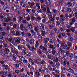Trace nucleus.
<instances>
[{
    "mask_svg": "<svg viewBox=\"0 0 77 77\" xmlns=\"http://www.w3.org/2000/svg\"><path fill=\"white\" fill-rule=\"evenodd\" d=\"M17 6L19 8H21L22 7H26V5L23 3V2H22L21 1H18L17 2Z\"/></svg>",
    "mask_w": 77,
    "mask_h": 77,
    "instance_id": "f257e3e1",
    "label": "nucleus"
},
{
    "mask_svg": "<svg viewBox=\"0 0 77 77\" xmlns=\"http://www.w3.org/2000/svg\"><path fill=\"white\" fill-rule=\"evenodd\" d=\"M12 9L14 12H20V10L18 9H17V5H13L12 6Z\"/></svg>",
    "mask_w": 77,
    "mask_h": 77,
    "instance_id": "f03ea898",
    "label": "nucleus"
},
{
    "mask_svg": "<svg viewBox=\"0 0 77 77\" xmlns=\"http://www.w3.org/2000/svg\"><path fill=\"white\" fill-rule=\"evenodd\" d=\"M70 52L69 51H67L66 52V55L63 54V58H66V59H68V56L70 54Z\"/></svg>",
    "mask_w": 77,
    "mask_h": 77,
    "instance_id": "7ed1b4c3",
    "label": "nucleus"
},
{
    "mask_svg": "<svg viewBox=\"0 0 77 77\" xmlns=\"http://www.w3.org/2000/svg\"><path fill=\"white\" fill-rule=\"evenodd\" d=\"M67 71L71 73H74V70L70 68L69 66H68V67L67 68Z\"/></svg>",
    "mask_w": 77,
    "mask_h": 77,
    "instance_id": "20e7f679",
    "label": "nucleus"
},
{
    "mask_svg": "<svg viewBox=\"0 0 77 77\" xmlns=\"http://www.w3.org/2000/svg\"><path fill=\"white\" fill-rule=\"evenodd\" d=\"M74 4L71 3V2H69L67 3V6L68 7H70V8H72L74 6Z\"/></svg>",
    "mask_w": 77,
    "mask_h": 77,
    "instance_id": "39448f33",
    "label": "nucleus"
},
{
    "mask_svg": "<svg viewBox=\"0 0 77 77\" xmlns=\"http://www.w3.org/2000/svg\"><path fill=\"white\" fill-rule=\"evenodd\" d=\"M49 42L48 43V45H52V44H53L54 40L51 39H50Z\"/></svg>",
    "mask_w": 77,
    "mask_h": 77,
    "instance_id": "423d86ee",
    "label": "nucleus"
},
{
    "mask_svg": "<svg viewBox=\"0 0 77 77\" xmlns=\"http://www.w3.org/2000/svg\"><path fill=\"white\" fill-rule=\"evenodd\" d=\"M35 63H37L38 65H39L40 64V62H41V59L40 58H39L36 60H35Z\"/></svg>",
    "mask_w": 77,
    "mask_h": 77,
    "instance_id": "0eeeda50",
    "label": "nucleus"
},
{
    "mask_svg": "<svg viewBox=\"0 0 77 77\" xmlns=\"http://www.w3.org/2000/svg\"><path fill=\"white\" fill-rule=\"evenodd\" d=\"M4 51H5V53L6 54H8V53H9V52H10L9 49H8V48H5Z\"/></svg>",
    "mask_w": 77,
    "mask_h": 77,
    "instance_id": "6e6552de",
    "label": "nucleus"
},
{
    "mask_svg": "<svg viewBox=\"0 0 77 77\" xmlns=\"http://www.w3.org/2000/svg\"><path fill=\"white\" fill-rule=\"evenodd\" d=\"M41 69H42V73H44L45 72V66H42Z\"/></svg>",
    "mask_w": 77,
    "mask_h": 77,
    "instance_id": "1a4fd4ad",
    "label": "nucleus"
},
{
    "mask_svg": "<svg viewBox=\"0 0 77 77\" xmlns=\"http://www.w3.org/2000/svg\"><path fill=\"white\" fill-rule=\"evenodd\" d=\"M29 48L31 51H34V50L35 51H36V48H35L33 46L31 47H30Z\"/></svg>",
    "mask_w": 77,
    "mask_h": 77,
    "instance_id": "9d476101",
    "label": "nucleus"
},
{
    "mask_svg": "<svg viewBox=\"0 0 77 77\" xmlns=\"http://www.w3.org/2000/svg\"><path fill=\"white\" fill-rule=\"evenodd\" d=\"M77 65L76 64H74L73 65H71V68H72L73 69H77Z\"/></svg>",
    "mask_w": 77,
    "mask_h": 77,
    "instance_id": "9b49d317",
    "label": "nucleus"
},
{
    "mask_svg": "<svg viewBox=\"0 0 77 77\" xmlns=\"http://www.w3.org/2000/svg\"><path fill=\"white\" fill-rule=\"evenodd\" d=\"M16 39L17 40L15 41V43H20V40H20V37H17Z\"/></svg>",
    "mask_w": 77,
    "mask_h": 77,
    "instance_id": "f8f14e48",
    "label": "nucleus"
},
{
    "mask_svg": "<svg viewBox=\"0 0 77 77\" xmlns=\"http://www.w3.org/2000/svg\"><path fill=\"white\" fill-rule=\"evenodd\" d=\"M63 31V28H60L59 29L58 31V33L60 34H62V32Z\"/></svg>",
    "mask_w": 77,
    "mask_h": 77,
    "instance_id": "ddd939ff",
    "label": "nucleus"
},
{
    "mask_svg": "<svg viewBox=\"0 0 77 77\" xmlns=\"http://www.w3.org/2000/svg\"><path fill=\"white\" fill-rule=\"evenodd\" d=\"M48 46H49L50 48H51L52 50H54L55 49V48L54 47V45H48Z\"/></svg>",
    "mask_w": 77,
    "mask_h": 77,
    "instance_id": "4468645a",
    "label": "nucleus"
},
{
    "mask_svg": "<svg viewBox=\"0 0 77 77\" xmlns=\"http://www.w3.org/2000/svg\"><path fill=\"white\" fill-rule=\"evenodd\" d=\"M17 63L20 66H23V65H24V64H23V63L21 61H18Z\"/></svg>",
    "mask_w": 77,
    "mask_h": 77,
    "instance_id": "2eb2a0df",
    "label": "nucleus"
},
{
    "mask_svg": "<svg viewBox=\"0 0 77 77\" xmlns=\"http://www.w3.org/2000/svg\"><path fill=\"white\" fill-rule=\"evenodd\" d=\"M68 66H66V68H65V67L62 66L61 67V70L62 71H63V70H65V69H66V71H67V68Z\"/></svg>",
    "mask_w": 77,
    "mask_h": 77,
    "instance_id": "dca6fc26",
    "label": "nucleus"
},
{
    "mask_svg": "<svg viewBox=\"0 0 77 77\" xmlns=\"http://www.w3.org/2000/svg\"><path fill=\"white\" fill-rule=\"evenodd\" d=\"M0 3L2 6H4L5 3V1H3V0H1L0 1Z\"/></svg>",
    "mask_w": 77,
    "mask_h": 77,
    "instance_id": "f3484780",
    "label": "nucleus"
},
{
    "mask_svg": "<svg viewBox=\"0 0 77 77\" xmlns=\"http://www.w3.org/2000/svg\"><path fill=\"white\" fill-rule=\"evenodd\" d=\"M29 17V15L27 14H25V16L24 17V18H27V20H30V18Z\"/></svg>",
    "mask_w": 77,
    "mask_h": 77,
    "instance_id": "a211bd4d",
    "label": "nucleus"
},
{
    "mask_svg": "<svg viewBox=\"0 0 77 77\" xmlns=\"http://www.w3.org/2000/svg\"><path fill=\"white\" fill-rule=\"evenodd\" d=\"M14 28H12L11 29V33L13 35H15V32L14 31Z\"/></svg>",
    "mask_w": 77,
    "mask_h": 77,
    "instance_id": "6ab92c4d",
    "label": "nucleus"
},
{
    "mask_svg": "<svg viewBox=\"0 0 77 77\" xmlns=\"http://www.w3.org/2000/svg\"><path fill=\"white\" fill-rule=\"evenodd\" d=\"M67 12H71L72 11V9L71 8H67Z\"/></svg>",
    "mask_w": 77,
    "mask_h": 77,
    "instance_id": "aec40b11",
    "label": "nucleus"
},
{
    "mask_svg": "<svg viewBox=\"0 0 77 77\" xmlns=\"http://www.w3.org/2000/svg\"><path fill=\"white\" fill-rule=\"evenodd\" d=\"M34 41L35 40H34L33 38H32L29 41V43H30L31 44H33L34 42Z\"/></svg>",
    "mask_w": 77,
    "mask_h": 77,
    "instance_id": "412c9836",
    "label": "nucleus"
},
{
    "mask_svg": "<svg viewBox=\"0 0 77 77\" xmlns=\"http://www.w3.org/2000/svg\"><path fill=\"white\" fill-rule=\"evenodd\" d=\"M68 41H71V42H72L74 41V38L72 37H69L68 38Z\"/></svg>",
    "mask_w": 77,
    "mask_h": 77,
    "instance_id": "4be33fe9",
    "label": "nucleus"
},
{
    "mask_svg": "<svg viewBox=\"0 0 77 77\" xmlns=\"http://www.w3.org/2000/svg\"><path fill=\"white\" fill-rule=\"evenodd\" d=\"M20 44H24V41L23 39H20Z\"/></svg>",
    "mask_w": 77,
    "mask_h": 77,
    "instance_id": "5701e85b",
    "label": "nucleus"
},
{
    "mask_svg": "<svg viewBox=\"0 0 77 77\" xmlns=\"http://www.w3.org/2000/svg\"><path fill=\"white\" fill-rule=\"evenodd\" d=\"M34 30L37 33H39V31L38 30V27H35Z\"/></svg>",
    "mask_w": 77,
    "mask_h": 77,
    "instance_id": "b1692460",
    "label": "nucleus"
},
{
    "mask_svg": "<svg viewBox=\"0 0 77 77\" xmlns=\"http://www.w3.org/2000/svg\"><path fill=\"white\" fill-rule=\"evenodd\" d=\"M31 33H32V36H34V35H35V32H34V31L33 30H31Z\"/></svg>",
    "mask_w": 77,
    "mask_h": 77,
    "instance_id": "393cba45",
    "label": "nucleus"
},
{
    "mask_svg": "<svg viewBox=\"0 0 77 77\" xmlns=\"http://www.w3.org/2000/svg\"><path fill=\"white\" fill-rule=\"evenodd\" d=\"M16 59H17V57H16V56L15 55L13 57L12 60H14V61L16 62V61H17Z\"/></svg>",
    "mask_w": 77,
    "mask_h": 77,
    "instance_id": "a878e982",
    "label": "nucleus"
},
{
    "mask_svg": "<svg viewBox=\"0 0 77 77\" xmlns=\"http://www.w3.org/2000/svg\"><path fill=\"white\" fill-rule=\"evenodd\" d=\"M0 63H1V64H2V66H3V67L5 66V62H4V61H1L0 62Z\"/></svg>",
    "mask_w": 77,
    "mask_h": 77,
    "instance_id": "bb28decb",
    "label": "nucleus"
},
{
    "mask_svg": "<svg viewBox=\"0 0 77 77\" xmlns=\"http://www.w3.org/2000/svg\"><path fill=\"white\" fill-rule=\"evenodd\" d=\"M49 40H50V39H49V38H46L45 41V44H47V42H48V41H49Z\"/></svg>",
    "mask_w": 77,
    "mask_h": 77,
    "instance_id": "cd10ccee",
    "label": "nucleus"
},
{
    "mask_svg": "<svg viewBox=\"0 0 77 77\" xmlns=\"http://www.w3.org/2000/svg\"><path fill=\"white\" fill-rule=\"evenodd\" d=\"M10 56L11 57L13 56V57L14 56H15V54H14V52L13 51L11 52L10 53Z\"/></svg>",
    "mask_w": 77,
    "mask_h": 77,
    "instance_id": "c85d7f7f",
    "label": "nucleus"
},
{
    "mask_svg": "<svg viewBox=\"0 0 77 77\" xmlns=\"http://www.w3.org/2000/svg\"><path fill=\"white\" fill-rule=\"evenodd\" d=\"M41 32H42V33H41L42 35L43 36H45V31H41Z\"/></svg>",
    "mask_w": 77,
    "mask_h": 77,
    "instance_id": "c756f323",
    "label": "nucleus"
},
{
    "mask_svg": "<svg viewBox=\"0 0 77 77\" xmlns=\"http://www.w3.org/2000/svg\"><path fill=\"white\" fill-rule=\"evenodd\" d=\"M63 63L64 65H63L65 67H66V66H67V65H66V63H67L66 61H64Z\"/></svg>",
    "mask_w": 77,
    "mask_h": 77,
    "instance_id": "7c9ffc66",
    "label": "nucleus"
},
{
    "mask_svg": "<svg viewBox=\"0 0 77 77\" xmlns=\"http://www.w3.org/2000/svg\"><path fill=\"white\" fill-rule=\"evenodd\" d=\"M7 8H8V7L5 5H4L2 8V9L3 10V11H5V10H6Z\"/></svg>",
    "mask_w": 77,
    "mask_h": 77,
    "instance_id": "2f4dec72",
    "label": "nucleus"
},
{
    "mask_svg": "<svg viewBox=\"0 0 77 77\" xmlns=\"http://www.w3.org/2000/svg\"><path fill=\"white\" fill-rule=\"evenodd\" d=\"M36 44L35 45V48H36L38 46V45H39V43H38V41H36L35 42Z\"/></svg>",
    "mask_w": 77,
    "mask_h": 77,
    "instance_id": "473e14b6",
    "label": "nucleus"
},
{
    "mask_svg": "<svg viewBox=\"0 0 77 77\" xmlns=\"http://www.w3.org/2000/svg\"><path fill=\"white\" fill-rule=\"evenodd\" d=\"M49 27L50 29H52L54 27V26H53V25H49Z\"/></svg>",
    "mask_w": 77,
    "mask_h": 77,
    "instance_id": "72a5a7b5",
    "label": "nucleus"
},
{
    "mask_svg": "<svg viewBox=\"0 0 77 77\" xmlns=\"http://www.w3.org/2000/svg\"><path fill=\"white\" fill-rule=\"evenodd\" d=\"M35 74L36 75H37V76H40V74L39 73V72H35Z\"/></svg>",
    "mask_w": 77,
    "mask_h": 77,
    "instance_id": "f704fd0d",
    "label": "nucleus"
},
{
    "mask_svg": "<svg viewBox=\"0 0 77 77\" xmlns=\"http://www.w3.org/2000/svg\"><path fill=\"white\" fill-rule=\"evenodd\" d=\"M28 27L29 28V29H32V28H33V27L32 26V25L30 24H28Z\"/></svg>",
    "mask_w": 77,
    "mask_h": 77,
    "instance_id": "c9c22d12",
    "label": "nucleus"
},
{
    "mask_svg": "<svg viewBox=\"0 0 77 77\" xmlns=\"http://www.w3.org/2000/svg\"><path fill=\"white\" fill-rule=\"evenodd\" d=\"M5 52V50L4 49H0V53H4Z\"/></svg>",
    "mask_w": 77,
    "mask_h": 77,
    "instance_id": "e433bc0d",
    "label": "nucleus"
},
{
    "mask_svg": "<svg viewBox=\"0 0 77 77\" xmlns=\"http://www.w3.org/2000/svg\"><path fill=\"white\" fill-rule=\"evenodd\" d=\"M16 36H20L21 35V34H20L19 32L17 31L16 32Z\"/></svg>",
    "mask_w": 77,
    "mask_h": 77,
    "instance_id": "4c0bfd02",
    "label": "nucleus"
},
{
    "mask_svg": "<svg viewBox=\"0 0 77 77\" xmlns=\"http://www.w3.org/2000/svg\"><path fill=\"white\" fill-rule=\"evenodd\" d=\"M66 11V9L65 8H63V9L62 10V12H65Z\"/></svg>",
    "mask_w": 77,
    "mask_h": 77,
    "instance_id": "58836bf2",
    "label": "nucleus"
},
{
    "mask_svg": "<svg viewBox=\"0 0 77 77\" xmlns=\"http://www.w3.org/2000/svg\"><path fill=\"white\" fill-rule=\"evenodd\" d=\"M56 52V51L55 50H53L52 51V54H53V55H55V53Z\"/></svg>",
    "mask_w": 77,
    "mask_h": 77,
    "instance_id": "ea45409f",
    "label": "nucleus"
},
{
    "mask_svg": "<svg viewBox=\"0 0 77 77\" xmlns=\"http://www.w3.org/2000/svg\"><path fill=\"white\" fill-rule=\"evenodd\" d=\"M4 67H5V69H6V70H8V69H9V66H8V65H5V66Z\"/></svg>",
    "mask_w": 77,
    "mask_h": 77,
    "instance_id": "a19ab883",
    "label": "nucleus"
},
{
    "mask_svg": "<svg viewBox=\"0 0 77 77\" xmlns=\"http://www.w3.org/2000/svg\"><path fill=\"white\" fill-rule=\"evenodd\" d=\"M47 13H48V14H49V15H51V17H52V15H51V14H52V13H51V12L50 11V10L47 11Z\"/></svg>",
    "mask_w": 77,
    "mask_h": 77,
    "instance_id": "79ce46f5",
    "label": "nucleus"
},
{
    "mask_svg": "<svg viewBox=\"0 0 77 77\" xmlns=\"http://www.w3.org/2000/svg\"><path fill=\"white\" fill-rule=\"evenodd\" d=\"M40 29H41V31H43L44 30V26H40Z\"/></svg>",
    "mask_w": 77,
    "mask_h": 77,
    "instance_id": "37998d69",
    "label": "nucleus"
},
{
    "mask_svg": "<svg viewBox=\"0 0 77 77\" xmlns=\"http://www.w3.org/2000/svg\"><path fill=\"white\" fill-rule=\"evenodd\" d=\"M13 3L14 2H15V3H17V5H18V1H20L19 0H13Z\"/></svg>",
    "mask_w": 77,
    "mask_h": 77,
    "instance_id": "c03bdc74",
    "label": "nucleus"
},
{
    "mask_svg": "<svg viewBox=\"0 0 77 77\" xmlns=\"http://www.w3.org/2000/svg\"><path fill=\"white\" fill-rule=\"evenodd\" d=\"M43 50H44V51H46V52L47 51H47V49L45 47H44L43 48Z\"/></svg>",
    "mask_w": 77,
    "mask_h": 77,
    "instance_id": "a18cd8bd",
    "label": "nucleus"
},
{
    "mask_svg": "<svg viewBox=\"0 0 77 77\" xmlns=\"http://www.w3.org/2000/svg\"><path fill=\"white\" fill-rule=\"evenodd\" d=\"M62 46H60L59 49V52H58L59 53H60V51H62Z\"/></svg>",
    "mask_w": 77,
    "mask_h": 77,
    "instance_id": "49530a36",
    "label": "nucleus"
},
{
    "mask_svg": "<svg viewBox=\"0 0 77 77\" xmlns=\"http://www.w3.org/2000/svg\"><path fill=\"white\" fill-rule=\"evenodd\" d=\"M23 30L24 31H25V32H27L28 31V29H27V28L25 27L23 28Z\"/></svg>",
    "mask_w": 77,
    "mask_h": 77,
    "instance_id": "de8ad7c7",
    "label": "nucleus"
},
{
    "mask_svg": "<svg viewBox=\"0 0 77 77\" xmlns=\"http://www.w3.org/2000/svg\"><path fill=\"white\" fill-rule=\"evenodd\" d=\"M69 57H70V58H72V57H73V54L72 53H70V54H69Z\"/></svg>",
    "mask_w": 77,
    "mask_h": 77,
    "instance_id": "09e8293b",
    "label": "nucleus"
},
{
    "mask_svg": "<svg viewBox=\"0 0 77 77\" xmlns=\"http://www.w3.org/2000/svg\"><path fill=\"white\" fill-rule=\"evenodd\" d=\"M56 65H57V66H60V63L58 62V61L56 62Z\"/></svg>",
    "mask_w": 77,
    "mask_h": 77,
    "instance_id": "8fccbe9b",
    "label": "nucleus"
},
{
    "mask_svg": "<svg viewBox=\"0 0 77 77\" xmlns=\"http://www.w3.org/2000/svg\"><path fill=\"white\" fill-rule=\"evenodd\" d=\"M38 42H42V38H38Z\"/></svg>",
    "mask_w": 77,
    "mask_h": 77,
    "instance_id": "3c124183",
    "label": "nucleus"
},
{
    "mask_svg": "<svg viewBox=\"0 0 77 77\" xmlns=\"http://www.w3.org/2000/svg\"><path fill=\"white\" fill-rule=\"evenodd\" d=\"M21 34H22V36H23V37H24V35H25V33H24V32H21Z\"/></svg>",
    "mask_w": 77,
    "mask_h": 77,
    "instance_id": "603ef678",
    "label": "nucleus"
},
{
    "mask_svg": "<svg viewBox=\"0 0 77 77\" xmlns=\"http://www.w3.org/2000/svg\"><path fill=\"white\" fill-rule=\"evenodd\" d=\"M70 30L72 32H74L75 31V29L73 28H71Z\"/></svg>",
    "mask_w": 77,
    "mask_h": 77,
    "instance_id": "864d4df0",
    "label": "nucleus"
},
{
    "mask_svg": "<svg viewBox=\"0 0 77 77\" xmlns=\"http://www.w3.org/2000/svg\"><path fill=\"white\" fill-rule=\"evenodd\" d=\"M60 23L62 24V25H63V24H64V23L63 22L61 21V20H60V23L59 24H60Z\"/></svg>",
    "mask_w": 77,
    "mask_h": 77,
    "instance_id": "5fc2aeb1",
    "label": "nucleus"
},
{
    "mask_svg": "<svg viewBox=\"0 0 77 77\" xmlns=\"http://www.w3.org/2000/svg\"><path fill=\"white\" fill-rule=\"evenodd\" d=\"M7 72H4V73H3V76H4L5 77H6L7 75H6V74H7Z\"/></svg>",
    "mask_w": 77,
    "mask_h": 77,
    "instance_id": "6e6d98bb",
    "label": "nucleus"
},
{
    "mask_svg": "<svg viewBox=\"0 0 77 77\" xmlns=\"http://www.w3.org/2000/svg\"><path fill=\"white\" fill-rule=\"evenodd\" d=\"M41 63L42 64V65H43V64H44L45 63V61H44V60H42L41 62Z\"/></svg>",
    "mask_w": 77,
    "mask_h": 77,
    "instance_id": "4d7b16f0",
    "label": "nucleus"
},
{
    "mask_svg": "<svg viewBox=\"0 0 77 77\" xmlns=\"http://www.w3.org/2000/svg\"><path fill=\"white\" fill-rule=\"evenodd\" d=\"M15 72L16 74H19V72H20V71H19V70H17L15 71Z\"/></svg>",
    "mask_w": 77,
    "mask_h": 77,
    "instance_id": "13d9d810",
    "label": "nucleus"
},
{
    "mask_svg": "<svg viewBox=\"0 0 77 77\" xmlns=\"http://www.w3.org/2000/svg\"><path fill=\"white\" fill-rule=\"evenodd\" d=\"M18 48L19 49V50H21V48H21V45H18Z\"/></svg>",
    "mask_w": 77,
    "mask_h": 77,
    "instance_id": "bf43d9fd",
    "label": "nucleus"
},
{
    "mask_svg": "<svg viewBox=\"0 0 77 77\" xmlns=\"http://www.w3.org/2000/svg\"><path fill=\"white\" fill-rule=\"evenodd\" d=\"M45 4L46 5H48V1L46 0H45Z\"/></svg>",
    "mask_w": 77,
    "mask_h": 77,
    "instance_id": "052dcab7",
    "label": "nucleus"
},
{
    "mask_svg": "<svg viewBox=\"0 0 77 77\" xmlns=\"http://www.w3.org/2000/svg\"><path fill=\"white\" fill-rule=\"evenodd\" d=\"M52 11H53V12H54V13H57V10H56L53 9L52 10Z\"/></svg>",
    "mask_w": 77,
    "mask_h": 77,
    "instance_id": "680f3d73",
    "label": "nucleus"
},
{
    "mask_svg": "<svg viewBox=\"0 0 77 77\" xmlns=\"http://www.w3.org/2000/svg\"><path fill=\"white\" fill-rule=\"evenodd\" d=\"M8 1L10 3H13V0H8Z\"/></svg>",
    "mask_w": 77,
    "mask_h": 77,
    "instance_id": "e2e57ef3",
    "label": "nucleus"
},
{
    "mask_svg": "<svg viewBox=\"0 0 77 77\" xmlns=\"http://www.w3.org/2000/svg\"><path fill=\"white\" fill-rule=\"evenodd\" d=\"M2 35L3 36H5V35H6V32H2Z\"/></svg>",
    "mask_w": 77,
    "mask_h": 77,
    "instance_id": "0e129e2a",
    "label": "nucleus"
},
{
    "mask_svg": "<svg viewBox=\"0 0 77 77\" xmlns=\"http://www.w3.org/2000/svg\"><path fill=\"white\" fill-rule=\"evenodd\" d=\"M2 24H3V26H4V27H5V26H6V25H7L6 23L5 22L3 23Z\"/></svg>",
    "mask_w": 77,
    "mask_h": 77,
    "instance_id": "69168bd1",
    "label": "nucleus"
},
{
    "mask_svg": "<svg viewBox=\"0 0 77 77\" xmlns=\"http://www.w3.org/2000/svg\"><path fill=\"white\" fill-rule=\"evenodd\" d=\"M20 75L21 77H24V76H25L24 74L23 73H20Z\"/></svg>",
    "mask_w": 77,
    "mask_h": 77,
    "instance_id": "338daca9",
    "label": "nucleus"
},
{
    "mask_svg": "<svg viewBox=\"0 0 77 77\" xmlns=\"http://www.w3.org/2000/svg\"><path fill=\"white\" fill-rule=\"evenodd\" d=\"M74 56L77 57V53H75L74 54Z\"/></svg>",
    "mask_w": 77,
    "mask_h": 77,
    "instance_id": "774afa93",
    "label": "nucleus"
}]
</instances>
